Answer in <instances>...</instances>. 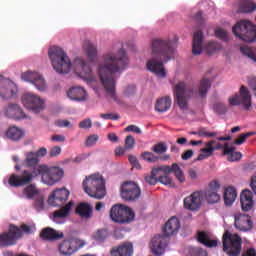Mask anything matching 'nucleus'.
Returning <instances> with one entry per match:
<instances>
[{
    "mask_svg": "<svg viewBox=\"0 0 256 256\" xmlns=\"http://www.w3.org/2000/svg\"><path fill=\"white\" fill-rule=\"evenodd\" d=\"M69 195H70L69 190L65 188L56 189L50 194L48 198V203L52 207H63V205L67 203V200L69 199Z\"/></svg>",
    "mask_w": 256,
    "mask_h": 256,
    "instance_id": "17",
    "label": "nucleus"
},
{
    "mask_svg": "<svg viewBox=\"0 0 256 256\" xmlns=\"http://www.w3.org/2000/svg\"><path fill=\"white\" fill-rule=\"evenodd\" d=\"M207 55H211L215 53V51H219L221 49V44L218 42H209L205 46Z\"/></svg>",
    "mask_w": 256,
    "mask_h": 256,
    "instance_id": "43",
    "label": "nucleus"
},
{
    "mask_svg": "<svg viewBox=\"0 0 256 256\" xmlns=\"http://www.w3.org/2000/svg\"><path fill=\"white\" fill-rule=\"evenodd\" d=\"M34 207L37 211H43L45 209V200L43 196H38L34 201Z\"/></svg>",
    "mask_w": 256,
    "mask_h": 256,
    "instance_id": "51",
    "label": "nucleus"
},
{
    "mask_svg": "<svg viewBox=\"0 0 256 256\" xmlns=\"http://www.w3.org/2000/svg\"><path fill=\"white\" fill-rule=\"evenodd\" d=\"M83 47L88 55V59L90 61H95V59H97V46L90 41H86Z\"/></svg>",
    "mask_w": 256,
    "mask_h": 256,
    "instance_id": "36",
    "label": "nucleus"
},
{
    "mask_svg": "<svg viewBox=\"0 0 256 256\" xmlns=\"http://www.w3.org/2000/svg\"><path fill=\"white\" fill-rule=\"evenodd\" d=\"M175 53V42L172 40L155 39L152 41V58L147 61L146 69L157 77H167L163 61H171Z\"/></svg>",
    "mask_w": 256,
    "mask_h": 256,
    "instance_id": "3",
    "label": "nucleus"
},
{
    "mask_svg": "<svg viewBox=\"0 0 256 256\" xmlns=\"http://www.w3.org/2000/svg\"><path fill=\"white\" fill-rule=\"evenodd\" d=\"M107 237H109V232L107 229H99L93 234V239L98 241V243H103Z\"/></svg>",
    "mask_w": 256,
    "mask_h": 256,
    "instance_id": "42",
    "label": "nucleus"
},
{
    "mask_svg": "<svg viewBox=\"0 0 256 256\" xmlns=\"http://www.w3.org/2000/svg\"><path fill=\"white\" fill-rule=\"evenodd\" d=\"M141 157L144 159V161H147L148 163H157L159 161V156H155L153 152H143L141 154Z\"/></svg>",
    "mask_w": 256,
    "mask_h": 256,
    "instance_id": "45",
    "label": "nucleus"
},
{
    "mask_svg": "<svg viewBox=\"0 0 256 256\" xmlns=\"http://www.w3.org/2000/svg\"><path fill=\"white\" fill-rule=\"evenodd\" d=\"M169 171H171V169H169L167 165L153 168L151 174L145 176V181L148 185H157V183H159V175Z\"/></svg>",
    "mask_w": 256,
    "mask_h": 256,
    "instance_id": "24",
    "label": "nucleus"
},
{
    "mask_svg": "<svg viewBox=\"0 0 256 256\" xmlns=\"http://www.w3.org/2000/svg\"><path fill=\"white\" fill-rule=\"evenodd\" d=\"M253 201V192L250 190H244L240 195V202Z\"/></svg>",
    "mask_w": 256,
    "mask_h": 256,
    "instance_id": "55",
    "label": "nucleus"
},
{
    "mask_svg": "<svg viewBox=\"0 0 256 256\" xmlns=\"http://www.w3.org/2000/svg\"><path fill=\"white\" fill-rule=\"evenodd\" d=\"M39 175H41L42 182L45 185H55V183H59L63 179L65 172L57 166L40 165L33 170H24L21 175H10L8 183L10 187H24V185H29L34 177H39Z\"/></svg>",
    "mask_w": 256,
    "mask_h": 256,
    "instance_id": "2",
    "label": "nucleus"
},
{
    "mask_svg": "<svg viewBox=\"0 0 256 256\" xmlns=\"http://www.w3.org/2000/svg\"><path fill=\"white\" fill-rule=\"evenodd\" d=\"M211 89V81L207 78H203L200 81V87L198 90L199 96L203 99L204 97H207V91Z\"/></svg>",
    "mask_w": 256,
    "mask_h": 256,
    "instance_id": "38",
    "label": "nucleus"
},
{
    "mask_svg": "<svg viewBox=\"0 0 256 256\" xmlns=\"http://www.w3.org/2000/svg\"><path fill=\"white\" fill-rule=\"evenodd\" d=\"M48 57L56 73L67 74L71 71V59L62 48L57 46L50 47Z\"/></svg>",
    "mask_w": 256,
    "mask_h": 256,
    "instance_id": "6",
    "label": "nucleus"
},
{
    "mask_svg": "<svg viewBox=\"0 0 256 256\" xmlns=\"http://www.w3.org/2000/svg\"><path fill=\"white\" fill-rule=\"evenodd\" d=\"M215 140H211L210 142L206 143V148H202L200 151L204 155H208V157H211L213 155V151H215Z\"/></svg>",
    "mask_w": 256,
    "mask_h": 256,
    "instance_id": "44",
    "label": "nucleus"
},
{
    "mask_svg": "<svg viewBox=\"0 0 256 256\" xmlns=\"http://www.w3.org/2000/svg\"><path fill=\"white\" fill-rule=\"evenodd\" d=\"M111 256H133V243L124 242L110 250Z\"/></svg>",
    "mask_w": 256,
    "mask_h": 256,
    "instance_id": "22",
    "label": "nucleus"
},
{
    "mask_svg": "<svg viewBox=\"0 0 256 256\" xmlns=\"http://www.w3.org/2000/svg\"><path fill=\"white\" fill-rule=\"evenodd\" d=\"M241 203V207H242V210L244 211H251V209H253V205H254V202L253 200H250V201H244V202H240Z\"/></svg>",
    "mask_w": 256,
    "mask_h": 256,
    "instance_id": "61",
    "label": "nucleus"
},
{
    "mask_svg": "<svg viewBox=\"0 0 256 256\" xmlns=\"http://www.w3.org/2000/svg\"><path fill=\"white\" fill-rule=\"evenodd\" d=\"M22 79L24 81H29L36 87L38 91H45L47 89V83L45 82V78L37 72H26L22 74Z\"/></svg>",
    "mask_w": 256,
    "mask_h": 256,
    "instance_id": "20",
    "label": "nucleus"
},
{
    "mask_svg": "<svg viewBox=\"0 0 256 256\" xmlns=\"http://www.w3.org/2000/svg\"><path fill=\"white\" fill-rule=\"evenodd\" d=\"M86 245L87 242H85V240L68 238L59 243L58 251L62 256H71L74 255V253H77L79 249H83Z\"/></svg>",
    "mask_w": 256,
    "mask_h": 256,
    "instance_id": "12",
    "label": "nucleus"
},
{
    "mask_svg": "<svg viewBox=\"0 0 256 256\" xmlns=\"http://www.w3.org/2000/svg\"><path fill=\"white\" fill-rule=\"evenodd\" d=\"M100 117L102 119L110 120V121H119V119H121V116H119V114H113V113L100 114Z\"/></svg>",
    "mask_w": 256,
    "mask_h": 256,
    "instance_id": "58",
    "label": "nucleus"
},
{
    "mask_svg": "<svg viewBox=\"0 0 256 256\" xmlns=\"http://www.w3.org/2000/svg\"><path fill=\"white\" fill-rule=\"evenodd\" d=\"M5 114L6 117H9L10 119H27V115H25L21 106L17 104H9Z\"/></svg>",
    "mask_w": 256,
    "mask_h": 256,
    "instance_id": "26",
    "label": "nucleus"
},
{
    "mask_svg": "<svg viewBox=\"0 0 256 256\" xmlns=\"http://www.w3.org/2000/svg\"><path fill=\"white\" fill-rule=\"evenodd\" d=\"M243 249V240L239 234L225 231L222 236V251L228 256H239Z\"/></svg>",
    "mask_w": 256,
    "mask_h": 256,
    "instance_id": "8",
    "label": "nucleus"
},
{
    "mask_svg": "<svg viewBox=\"0 0 256 256\" xmlns=\"http://www.w3.org/2000/svg\"><path fill=\"white\" fill-rule=\"evenodd\" d=\"M40 237L44 241H59V239H63V237H65V234L63 232H58L51 227H47L41 231Z\"/></svg>",
    "mask_w": 256,
    "mask_h": 256,
    "instance_id": "25",
    "label": "nucleus"
},
{
    "mask_svg": "<svg viewBox=\"0 0 256 256\" xmlns=\"http://www.w3.org/2000/svg\"><path fill=\"white\" fill-rule=\"evenodd\" d=\"M241 157H243V154L234 150L228 154V161H239Z\"/></svg>",
    "mask_w": 256,
    "mask_h": 256,
    "instance_id": "59",
    "label": "nucleus"
},
{
    "mask_svg": "<svg viewBox=\"0 0 256 256\" xmlns=\"http://www.w3.org/2000/svg\"><path fill=\"white\" fill-rule=\"evenodd\" d=\"M255 135V132L242 133L238 136V138L234 141V145H243L245 141H247L248 137Z\"/></svg>",
    "mask_w": 256,
    "mask_h": 256,
    "instance_id": "48",
    "label": "nucleus"
},
{
    "mask_svg": "<svg viewBox=\"0 0 256 256\" xmlns=\"http://www.w3.org/2000/svg\"><path fill=\"white\" fill-rule=\"evenodd\" d=\"M22 103L26 109L33 111V113H41L45 109V100L31 92L22 96Z\"/></svg>",
    "mask_w": 256,
    "mask_h": 256,
    "instance_id": "14",
    "label": "nucleus"
},
{
    "mask_svg": "<svg viewBox=\"0 0 256 256\" xmlns=\"http://www.w3.org/2000/svg\"><path fill=\"white\" fill-rule=\"evenodd\" d=\"M38 194H39V190H37V187H35V185L33 184H29L23 190V195H25L27 199H33V197H35V195H38Z\"/></svg>",
    "mask_w": 256,
    "mask_h": 256,
    "instance_id": "41",
    "label": "nucleus"
},
{
    "mask_svg": "<svg viewBox=\"0 0 256 256\" xmlns=\"http://www.w3.org/2000/svg\"><path fill=\"white\" fill-rule=\"evenodd\" d=\"M219 191H221V184H219V181L217 180H212L208 184V189L202 191V199L204 197L209 205H215L221 201V195H219Z\"/></svg>",
    "mask_w": 256,
    "mask_h": 256,
    "instance_id": "15",
    "label": "nucleus"
},
{
    "mask_svg": "<svg viewBox=\"0 0 256 256\" xmlns=\"http://www.w3.org/2000/svg\"><path fill=\"white\" fill-rule=\"evenodd\" d=\"M238 9L240 13H253L256 10V4L253 0H241Z\"/></svg>",
    "mask_w": 256,
    "mask_h": 256,
    "instance_id": "33",
    "label": "nucleus"
},
{
    "mask_svg": "<svg viewBox=\"0 0 256 256\" xmlns=\"http://www.w3.org/2000/svg\"><path fill=\"white\" fill-rule=\"evenodd\" d=\"M174 95L180 109L182 111H186L189 107L188 99L195 95V90L193 89V86L187 85L185 82H178L174 86Z\"/></svg>",
    "mask_w": 256,
    "mask_h": 256,
    "instance_id": "10",
    "label": "nucleus"
},
{
    "mask_svg": "<svg viewBox=\"0 0 256 256\" xmlns=\"http://www.w3.org/2000/svg\"><path fill=\"white\" fill-rule=\"evenodd\" d=\"M35 231V225L22 223L20 227L10 224L7 232L0 234V247H13L24 235H31Z\"/></svg>",
    "mask_w": 256,
    "mask_h": 256,
    "instance_id": "5",
    "label": "nucleus"
},
{
    "mask_svg": "<svg viewBox=\"0 0 256 256\" xmlns=\"http://www.w3.org/2000/svg\"><path fill=\"white\" fill-rule=\"evenodd\" d=\"M110 218L114 223H131L135 219V212L130 207L116 204L110 210Z\"/></svg>",
    "mask_w": 256,
    "mask_h": 256,
    "instance_id": "11",
    "label": "nucleus"
},
{
    "mask_svg": "<svg viewBox=\"0 0 256 256\" xmlns=\"http://www.w3.org/2000/svg\"><path fill=\"white\" fill-rule=\"evenodd\" d=\"M26 167H31L30 169H27L26 171H33L34 169H37V165H39V158L37 157V154L35 152H30L26 155Z\"/></svg>",
    "mask_w": 256,
    "mask_h": 256,
    "instance_id": "35",
    "label": "nucleus"
},
{
    "mask_svg": "<svg viewBox=\"0 0 256 256\" xmlns=\"http://www.w3.org/2000/svg\"><path fill=\"white\" fill-rule=\"evenodd\" d=\"M152 151L158 155H162V153L167 152V147L163 142H160L152 147Z\"/></svg>",
    "mask_w": 256,
    "mask_h": 256,
    "instance_id": "50",
    "label": "nucleus"
},
{
    "mask_svg": "<svg viewBox=\"0 0 256 256\" xmlns=\"http://www.w3.org/2000/svg\"><path fill=\"white\" fill-rule=\"evenodd\" d=\"M23 135V131L15 126L10 127L6 132V137L11 141H20V139H23Z\"/></svg>",
    "mask_w": 256,
    "mask_h": 256,
    "instance_id": "37",
    "label": "nucleus"
},
{
    "mask_svg": "<svg viewBox=\"0 0 256 256\" xmlns=\"http://www.w3.org/2000/svg\"><path fill=\"white\" fill-rule=\"evenodd\" d=\"M125 131L131 132V133H137L138 135H141L142 131L137 125H129L125 128Z\"/></svg>",
    "mask_w": 256,
    "mask_h": 256,
    "instance_id": "63",
    "label": "nucleus"
},
{
    "mask_svg": "<svg viewBox=\"0 0 256 256\" xmlns=\"http://www.w3.org/2000/svg\"><path fill=\"white\" fill-rule=\"evenodd\" d=\"M83 190L89 197L103 199L105 197V179L101 174H91L87 176L82 183Z\"/></svg>",
    "mask_w": 256,
    "mask_h": 256,
    "instance_id": "7",
    "label": "nucleus"
},
{
    "mask_svg": "<svg viewBox=\"0 0 256 256\" xmlns=\"http://www.w3.org/2000/svg\"><path fill=\"white\" fill-rule=\"evenodd\" d=\"M80 129H91L93 127V122L91 119L87 118L79 123Z\"/></svg>",
    "mask_w": 256,
    "mask_h": 256,
    "instance_id": "60",
    "label": "nucleus"
},
{
    "mask_svg": "<svg viewBox=\"0 0 256 256\" xmlns=\"http://www.w3.org/2000/svg\"><path fill=\"white\" fill-rule=\"evenodd\" d=\"M203 205V191H195L184 198V207L188 211H199Z\"/></svg>",
    "mask_w": 256,
    "mask_h": 256,
    "instance_id": "18",
    "label": "nucleus"
},
{
    "mask_svg": "<svg viewBox=\"0 0 256 256\" xmlns=\"http://www.w3.org/2000/svg\"><path fill=\"white\" fill-rule=\"evenodd\" d=\"M240 51L242 55H245L246 57H249V59L256 61L255 52H253V49H251L249 46H241Z\"/></svg>",
    "mask_w": 256,
    "mask_h": 256,
    "instance_id": "46",
    "label": "nucleus"
},
{
    "mask_svg": "<svg viewBox=\"0 0 256 256\" xmlns=\"http://www.w3.org/2000/svg\"><path fill=\"white\" fill-rule=\"evenodd\" d=\"M158 183H162V185H167L168 187H175L173 179L169 177V173L165 172H160V175L158 176Z\"/></svg>",
    "mask_w": 256,
    "mask_h": 256,
    "instance_id": "40",
    "label": "nucleus"
},
{
    "mask_svg": "<svg viewBox=\"0 0 256 256\" xmlns=\"http://www.w3.org/2000/svg\"><path fill=\"white\" fill-rule=\"evenodd\" d=\"M215 149H223V155H229L230 153H233L235 151V147L231 146L229 147V143H225L224 145L221 143H217Z\"/></svg>",
    "mask_w": 256,
    "mask_h": 256,
    "instance_id": "47",
    "label": "nucleus"
},
{
    "mask_svg": "<svg viewBox=\"0 0 256 256\" xmlns=\"http://www.w3.org/2000/svg\"><path fill=\"white\" fill-rule=\"evenodd\" d=\"M73 201H70L67 203L64 207L60 208L59 210L54 211L52 220L54 223H65V219L69 216V213L71 212V209L73 208Z\"/></svg>",
    "mask_w": 256,
    "mask_h": 256,
    "instance_id": "21",
    "label": "nucleus"
},
{
    "mask_svg": "<svg viewBox=\"0 0 256 256\" xmlns=\"http://www.w3.org/2000/svg\"><path fill=\"white\" fill-rule=\"evenodd\" d=\"M253 220L251 216L247 214H235L234 216V226L238 231H242L243 233H248L253 229Z\"/></svg>",
    "mask_w": 256,
    "mask_h": 256,
    "instance_id": "19",
    "label": "nucleus"
},
{
    "mask_svg": "<svg viewBox=\"0 0 256 256\" xmlns=\"http://www.w3.org/2000/svg\"><path fill=\"white\" fill-rule=\"evenodd\" d=\"M181 229V222L179 218L173 216L171 217L163 227V234H157L151 240V249L153 255H163L165 253V249H167V245H169V238L173 235H177L179 230Z\"/></svg>",
    "mask_w": 256,
    "mask_h": 256,
    "instance_id": "4",
    "label": "nucleus"
},
{
    "mask_svg": "<svg viewBox=\"0 0 256 256\" xmlns=\"http://www.w3.org/2000/svg\"><path fill=\"white\" fill-rule=\"evenodd\" d=\"M235 199H237V190L234 187L226 188L224 192V203L227 207H231L233 203H235Z\"/></svg>",
    "mask_w": 256,
    "mask_h": 256,
    "instance_id": "32",
    "label": "nucleus"
},
{
    "mask_svg": "<svg viewBox=\"0 0 256 256\" xmlns=\"http://www.w3.org/2000/svg\"><path fill=\"white\" fill-rule=\"evenodd\" d=\"M215 35L218 39H221V41H229V33L224 29H217Z\"/></svg>",
    "mask_w": 256,
    "mask_h": 256,
    "instance_id": "54",
    "label": "nucleus"
},
{
    "mask_svg": "<svg viewBox=\"0 0 256 256\" xmlns=\"http://www.w3.org/2000/svg\"><path fill=\"white\" fill-rule=\"evenodd\" d=\"M197 241L198 243H201L205 247H217L218 241L217 239H211V236L209 233L205 231H199L197 233Z\"/></svg>",
    "mask_w": 256,
    "mask_h": 256,
    "instance_id": "29",
    "label": "nucleus"
},
{
    "mask_svg": "<svg viewBox=\"0 0 256 256\" xmlns=\"http://www.w3.org/2000/svg\"><path fill=\"white\" fill-rule=\"evenodd\" d=\"M171 109V97L165 96L158 98L155 105V110L158 113H165Z\"/></svg>",
    "mask_w": 256,
    "mask_h": 256,
    "instance_id": "31",
    "label": "nucleus"
},
{
    "mask_svg": "<svg viewBox=\"0 0 256 256\" xmlns=\"http://www.w3.org/2000/svg\"><path fill=\"white\" fill-rule=\"evenodd\" d=\"M135 138H133V136L129 135L126 137L125 139V145L124 148L129 151L131 149H133V147H135Z\"/></svg>",
    "mask_w": 256,
    "mask_h": 256,
    "instance_id": "56",
    "label": "nucleus"
},
{
    "mask_svg": "<svg viewBox=\"0 0 256 256\" xmlns=\"http://www.w3.org/2000/svg\"><path fill=\"white\" fill-rule=\"evenodd\" d=\"M97 141H99V135L92 134L88 136V138L86 139L85 145L86 147H93L94 145L97 144Z\"/></svg>",
    "mask_w": 256,
    "mask_h": 256,
    "instance_id": "52",
    "label": "nucleus"
},
{
    "mask_svg": "<svg viewBox=\"0 0 256 256\" xmlns=\"http://www.w3.org/2000/svg\"><path fill=\"white\" fill-rule=\"evenodd\" d=\"M189 255L190 256H207V251L199 247H190Z\"/></svg>",
    "mask_w": 256,
    "mask_h": 256,
    "instance_id": "49",
    "label": "nucleus"
},
{
    "mask_svg": "<svg viewBox=\"0 0 256 256\" xmlns=\"http://www.w3.org/2000/svg\"><path fill=\"white\" fill-rule=\"evenodd\" d=\"M14 84L11 80L4 78L3 76L0 77V97L2 99H9L15 93L13 90Z\"/></svg>",
    "mask_w": 256,
    "mask_h": 256,
    "instance_id": "23",
    "label": "nucleus"
},
{
    "mask_svg": "<svg viewBox=\"0 0 256 256\" xmlns=\"http://www.w3.org/2000/svg\"><path fill=\"white\" fill-rule=\"evenodd\" d=\"M120 197L124 201H137L141 197V188L134 181H125L120 187Z\"/></svg>",
    "mask_w": 256,
    "mask_h": 256,
    "instance_id": "13",
    "label": "nucleus"
},
{
    "mask_svg": "<svg viewBox=\"0 0 256 256\" xmlns=\"http://www.w3.org/2000/svg\"><path fill=\"white\" fill-rule=\"evenodd\" d=\"M129 65V57L124 49H120L116 54L108 53L104 56L103 63L99 65L98 75L106 93L117 101V76L126 66Z\"/></svg>",
    "mask_w": 256,
    "mask_h": 256,
    "instance_id": "1",
    "label": "nucleus"
},
{
    "mask_svg": "<svg viewBox=\"0 0 256 256\" xmlns=\"http://www.w3.org/2000/svg\"><path fill=\"white\" fill-rule=\"evenodd\" d=\"M248 85L250 89L252 90V93L254 94V97H256V78H250L248 80Z\"/></svg>",
    "mask_w": 256,
    "mask_h": 256,
    "instance_id": "64",
    "label": "nucleus"
},
{
    "mask_svg": "<svg viewBox=\"0 0 256 256\" xmlns=\"http://www.w3.org/2000/svg\"><path fill=\"white\" fill-rule=\"evenodd\" d=\"M193 55H201L203 53V32L197 31L194 33L192 42Z\"/></svg>",
    "mask_w": 256,
    "mask_h": 256,
    "instance_id": "28",
    "label": "nucleus"
},
{
    "mask_svg": "<svg viewBox=\"0 0 256 256\" xmlns=\"http://www.w3.org/2000/svg\"><path fill=\"white\" fill-rule=\"evenodd\" d=\"M170 171L168 172H164V173H174L177 181H179V183H185V173L183 172V170L181 169V167H179V164L174 163L172 164V167L169 166Z\"/></svg>",
    "mask_w": 256,
    "mask_h": 256,
    "instance_id": "34",
    "label": "nucleus"
},
{
    "mask_svg": "<svg viewBox=\"0 0 256 256\" xmlns=\"http://www.w3.org/2000/svg\"><path fill=\"white\" fill-rule=\"evenodd\" d=\"M228 101L232 106L243 105L244 109L249 110L251 108V93L246 86H241L240 96L236 94Z\"/></svg>",
    "mask_w": 256,
    "mask_h": 256,
    "instance_id": "16",
    "label": "nucleus"
},
{
    "mask_svg": "<svg viewBox=\"0 0 256 256\" xmlns=\"http://www.w3.org/2000/svg\"><path fill=\"white\" fill-rule=\"evenodd\" d=\"M80 64L82 67V74L84 75V78L88 79V81H93V70H91V66L85 63V60H82Z\"/></svg>",
    "mask_w": 256,
    "mask_h": 256,
    "instance_id": "39",
    "label": "nucleus"
},
{
    "mask_svg": "<svg viewBox=\"0 0 256 256\" xmlns=\"http://www.w3.org/2000/svg\"><path fill=\"white\" fill-rule=\"evenodd\" d=\"M232 32L236 37H239V39L246 43L256 41V26L249 20H240L232 27Z\"/></svg>",
    "mask_w": 256,
    "mask_h": 256,
    "instance_id": "9",
    "label": "nucleus"
},
{
    "mask_svg": "<svg viewBox=\"0 0 256 256\" xmlns=\"http://www.w3.org/2000/svg\"><path fill=\"white\" fill-rule=\"evenodd\" d=\"M214 111L219 115H225L227 113V106L221 102H217L214 104Z\"/></svg>",
    "mask_w": 256,
    "mask_h": 256,
    "instance_id": "53",
    "label": "nucleus"
},
{
    "mask_svg": "<svg viewBox=\"0 0 256 256\" xmlns=\"http://www.w3.org/2000/svg\"><path fill=\"white\" fill-rule=\"evenodd\" d=\"M76 214L82 219H91V215H93V206L89 203L82 202L76 207Z\"/></svg>",
    "mask_w": 256,
    "mask_h": 256,
    "instance_id": "30",
    "label": "nucleus"
},
{
    "mask_svg": "<svg viewBox=\"0 0 256 256\" xmlns=\"http://www.w3.org/2000/svg\"><path fill=\"white\" fill-rule=\"evenodd\" d=\"M67 97L72 101H87V92L82 87H72L67 92Z\"/></svg>",
    "mask_w": 256,
    "mask_h": 256,
    "instance_id": "27",
    "label": "nucleus"
},
{
    "mask_svg": "<svg viewBox=\"0 0 256 256\" xmlns=\"http://www.w3.org/2000/svg\"><path fill=\"white\" fill-rule=\"evenodd\" d=\"M125 97H131L132 95H135V86L129 85L127 86L123 91Z\"/></svg>",
    "mask_w": 256,
    "mask_h": 256,
    "instance_id": "62",
    "label": "nucleus"
},
{
    "mask_svg": "<svg viewBox=\"0 0 256 256\" xmlns=\"http://www.w3.org/2000/svg\"><path fill=\"white\" fill-rule=\"evenodd\" d=\"M198 137H217L216 132H207V128H200L198 130Z\"/></svg>",
    "mask_w": 256,
    "mask_h": 256,
    "instance_id": "57",
    "label": "nucleus"
}]
</instances>
